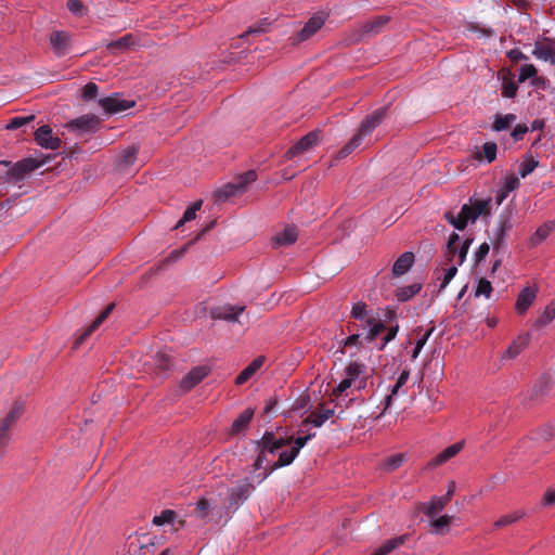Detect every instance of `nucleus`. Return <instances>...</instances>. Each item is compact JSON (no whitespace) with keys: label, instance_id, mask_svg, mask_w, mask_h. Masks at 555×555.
Wrapping results in <instances>:
<instances>
[{"label":"nucleus","instance_id":"22","mask_svg":"<svg viewBox=\"0 0 555 555\" xmlns=\"http://www.w3.org/2000/svg\"><path fill=\"white\" fill-rule=\"evenodd\" d=\"M552 389L550 376H542L533 386L530 392V400H540L547 396Z\"/></svg>","mask_w":555,"mask_h":555},{"label":"nucleus","instance_id":"13","mask_svg":"<svg viewBox=\"0 0 555 555\" xmlns=\"http://www.w3.org/2000/svg\"><path fill=\"white\" fill-rule=\"evenodd\" d=\"M70 37L66 31L54 30L50 35V43L57 57L64 56L69 49Z\"/></svg>","mask_w":555,"mask_h":555},{"label":"nucleus","instance_id":"50","mask_svg":"<svg viewBox=\"0 0 555 555\" xmlns=\"http://www.w3.org/2000/svg\"><path fill=\"white\" fill-rule=\"evenodd\" d=\"M367 323L372 324V327L370 328L365 339L371 343L385 330V325L382 322H374V319H369Z\"/></svg>","mask_w":555,"mask_h":555},{"label":"nucleus","instance_id":"62","mask_svg":"<svg viewBox=\"0 0 555 555\" xmlns=\"http://www.w3.org/2000/svg\"><path fill=\"white\" fill-rule=\"evenodd\" d=\"M315 436L314 433L312 434H309L305 437H297V438H293V437H288L287 439H291V443L294 442V446L292 447L293 450H296V453L298 454L299 451L306 446V443L312 439L313 437Z\"/></svg>","mask_w":555,"mask_h":555},{"label":"nucleus","instance_id":"56","mask_svg":"<svg viewBox=\"0 0 555 555\" xmlns=\"http://www.w3.org/2000/svg\"><path fill=\"white\" fill-rule=\"evenodd\" d=\"M11 429H7L0 426V459L3 457L5 448L9 446L11 440Z\"/></svg>","mask_w":555,"mask_h":555},{"label":"nucleus","instance_id":"2","mask_svg":"<svg viewBox=\"0 0 555 555\" xmlns=\"http://www.w3.org/2000/svg\"><path fill=\"white\" fill-rule=\"evenodd\" d=\"M51 156H47L40 160L27 157L15 163L8 170V180L10 182H20L24 180L30 172L46 165L50 160Z\"/></svg>","mask_w":555,"mask_h":555},{"label":"nucleus","instance_id":"64","mask_svg":"<svg viewBox=\"0 0 555 555\" xmlns=\"http://www.w3.org/2000/svg\"><path fill=\"white\" fill-rule=\"evenodd\" d=\"M366 315V304L358 302L353 305L351 310V317L356 320H363Z\"/></svg>","mask_w":555,"mask_h":555},{"label":"nucleus","instance_id":"31","mask_svg":"<svg viewBox=\"0 0 555 555\" xmlns=\"http://www.w3.org/2000/svg\"><path fill=\"white\" fill-rule=\"evenodd\" d=\"M298 454L296 453V450H286L280 453L279 460L271 466L270 470L264 474L263 478H267L269 474H271L273 470L287 466L293 463V461L296 459Z\"/></svg>","mask_w":555,"mask_h":555},{"label":"nucleus","instance_id":"30","mask_svg":"<svg viewBox=\"0 0 555 555\" xmlns=\"http://www.w3.org/2000/svg\"><path fill=\"white\" fill-rule=\"evenodd\" d=\"M422 289L421 283H414L396 289L395 296L399 302H405Z\"/></svg>","mask_w":555,"mask_h":555},{"label":"nucleus","instance_id":"20","mask_svg":"<svg viewBox=\"0 0 555 555\" xmlns=\"http://www.w3.org/2000/svg\"><path fill=\"white\" fill-rule=\"evenodd\" d=\"M264 357L260 356L254 359L235 378L236 385H243L249 380L253 375L262 366Z\"/></svg>","mask_w":555,"mask_h":555},{"label":"nucleus","instance_id":"63","mask_svg":"<svg viewBox=\"0 0 555 555\" xmlns=\"http://www.w3.org/2000/svg\"><path fill=\"white\" fill-rule=\"evenodd\" d=\"M456 272H457L456 264H453L450 268L444 270L443 279H442L441 284L439 286V292H441L442 289H444L448 286V284L455 276Z\"/></svg>","mask_w":555,"mask_h":555},{"label":"nucleus","instance_id":"49","mask_svg":"<svg viewBox=\"0 0 555 555\" xmlns=\"http://www.w3.org/2000/svg\"><path fill=\"white\" fill-rule=\"evenodd\" d=\"M34 119H35V115L23 116V117L22 116L14 117L7 125V129H9V130L18 129V128L29 124Z\"/></svg>","mask_w":555,"mask_h":555},{"label":"nucleus","instance_id":"61","mask_svg":"<svg viewBox=\"0 0 555 555\" xmlns=\"http://www.w3.org/2000/svg\"><path fill=\"white\" fill-rule=\"evenodd\" d=\"M519 185H520L519 178L514 175H509V176L505 177L503 190L505 193H509V192H513L516 189H518Z\"/></svg>","mask_w":555,"mask_h":555},{"label":"nucleus","instance_id":"42","mask_svg":"<svg viewBox=\"0 0 555 555\" xmlns=\"http://www.w3.org/2000/svg\"><path fill=\"white\" fill-rule=\"evenodd\" d=\"M472 208V217L473 221H475L479 216H485L490 214L491 205L490 201L481 199L476 201L473 205H470Z\"/></svg>","mask_w":555,"mask_h":555},{"label":"nucleus","instance_id":"39","mask_svg":"<svg viewBox=\"0 0 555 555\" xmlns=\"http://www.w3.org/2000/svg\"><path fill=\"white\" fill-rule=\"evenodd\" d=\"M203 201L198 199L192 204L183 214V217L177 222L175 229H179L185 222L192 221L196 218V212L202 208Z\"/></svg>","mask_w":555,"mask_h":555},{"label":"nucleus","instance_id":"24","mask_svg":"<svg viewBox=\"0 0 555 555\" xmlns=\"http://www.w3.org/2000/svg\"><path fill=\"white\" fill-rule=\"evenodd\" d=\"M464 447V441L453 443L440 452L430 463L431 466H437L446 463L450 459L454 457Z\"/></svg>","mask_w":555,"mask_h":555},{"label":"nucleus","instance_id":"6","mask_svg":"<svg viewBox=\"0 0 555 555\" xmlns=\"http://www.w3.org/2000/svg\"><path fill=\"white\" fill-rule=\"evenodd\" d=\"M454 490H455V483L450 482L447 493L442 496H434L430 500V502L423 504L422 511L425 513L426 516L435 517L451 501Z\"/></svg>","mask_w":555,"mask_h":555},{"label":"nucleus","instance_id":"3","mask_svg":"<svg viewBox=\"0 0 555 555\" xmlns=\"http://www.w3.org/2000/svg\"><path fill=\"white\" fill-rule=\"evenodd\" d=\"M289 443L291 439H276L272 431H266L261 439L257 441V444L260 448V452L254 463L255 470H258L266 461V452L274 453L279 449Z\"/></svg>","mask_w":555,"mask_h":555},{"label":"nucleus","instance_id":"29","mask_svg":"<svg viewBox=\"0 0 555 555\" xmlns=\"http://www.w3.org/2000/svg\"><path fill=\"white\" fill-rule=\"evenodd\" d=\"M243 192L244 191L242 190L241 184H238L235 180V181L230 182V183L223 185L222 188H220L216 192V199L218 202H224V201L229 199L230 197L236 196Z\"/></svg>","mask_w":555,"mask_h":555},{"label":"nucleus","instance_id":"43","mask_svg":"<svg viewBox=\"0 0 555 555\" xmlns=\"http://www.w3.org/2000/svg\"><path fill=\"white\" fill-rule=\"evenodd\" d=\"M270 26H271V23L269 22V20L262 18V20L258 21L257 23H255L254 25L249 26L248 29L244 34H242L241 37L244 38L248 35H260V34L267 33V31H269Z\"/></svg>","mask_w":555,"mask_h":555},{"label":"nucleus","instance_id":"26","mask_svg":"<svg viewBox=\"0 0 555 555\" xmlns=\"http://www.w3.org/2000/svg\"><path fill=\"white\" fill-rule=\"evenodd\" d=\"M23 410V403L18 401L14 402L8 414L0 421V426L12 430L17 420L22 416Z\"/></svg>","mask_w":555,"mask_h":555},{"label":"nucleus","instance_id":"35","mask_svg":"<svg viewBox=\"0 0 555 555\" xmlns=\"http://www.w3.org/2000/svg\"><path fill=\"white\" fill-rule=\"evenodd\" d=\"M138 149L134 145L126 147L118 157V165L121 168H127L137 159Z\"/></svg>","mask_w":555,"mask_h":555},{"label":"nucleus","instance_id":"47","mask_svg":"<svg viewBox=\"0 0 555 555\" xmlns=\"http://www.w3.org/2000/svg\"><path fill=\"white\" fill-rule=\"evenodd\" d=\"M540 439L546 442L550 447L555 446V427L553 425L544 426L539 431Z\"/></svg>","mask_w":555,"mask_h":555},{"label":"nucleus","instance_id":"51","mask_svg":"<svg viewBox=\"0 0 555 555\" xmlns=\"http://www.w3.org/2000/svg\"><path fill=\"white\" fill-rule=\"evenodd\" d=\"M537 76V68L532 64H524L519 68L518 81L525 82L529 78Z\"/></svg>","mask_w":555,"mask_h":555},{"label":"nucleus","instance_id":"60","mask_svg":"<svg viewBox=\"0 0 555 555\" xmlns=\"http://www.w3.org/2000/svg\"><path fill=\"white\" fill-rule=\"evenodd\" d=\"M99 91V87L94 82H88L82 89V99L85 101H90L96 98Z\"/></svg>","mask_w":555,"mask_h":555},{"label":"nucleus","instance_id":"4","mask_svg":"<svg viewBox=\"0 0 555 555\" xmlns=\"http://www.w3.org/2000/svg\"><path fill=\"white\" fill-rule=\"evenodd\" d=\"M101 120L93 114L82 115L66 124L65 128L75 132L77 135L82 137L98 131Z\"/></svg>","mask_w":555,"mask_h":555},{"label":"nucleus","instance_id":"34","mask_svg":"<svg viewBox=\"0 0 555 555\" xmlns=\"http://www.w3.org/2000/svg\"><path fill=\"white\" fill-rule=\"evenodd\" d=\"M406 540V535H400L386 541L379 548H377L372 555H387L395 548L402 545Z\"/></svg>","mask_w":555,"mask_h":555},{"label":"nucleus","instance_id":"27","mask_svg":"<svg viewBox=\"0 0 555 555\" xmlns=\"http://www.w3.org/2000/svg\"><path fill=\"white\" fill-rule=\"evenodd\" d=\"M254 416V410L248 408L244 410L233 422L231 427L232 435H238L244 431Z\"/></svg>","mask_w":555,"mask_h":555},{"label":"nucleus","instance_id":"46","mask_svg":"<svg viewBox=\"0 0 555 555\" xmlns=\"http://www.w3.org/2000/svg\"><path fill=\"white\" fill-rule=\"evenodd\" d=\"M365 370V366L363 363L353 361L349 363L345 370L346 376H348L350 379L354 380L357 379Z\"/></svg>","mask_w":555,"mask_h":555},{"label":"nucleus","instance_id":"19","mask_svg":"<svg viewBox=\"0 0 555 555\" xmlns=\"http://www.w3.org/2000/svg\"><path fill=\"white\" fill-rule=\"evenodd\" d=\"M415 260L414 254L412 251L403 253L393 263L391 273L395 278H399L405 274L410 268L413 266Z\"/></svg>","mask_w":555,"mask_h":555},{"label":"nucleus","instance_id":"44","mask_svg":"<svg viewBox=\"0 0 555 555\" xmlns=\"http://www.w3.org/2000/svg\"><path fill=\"white\" fill-rule=\"evenodd\" d=\"M539 162L532 155H526L522 163L519 165V176L521 178L528 177L537 167Z\"/></svg>","mask_w":555,"mask_h":555},{"label":"nucleus","instance_id":"28","mask_svg":"<svg viewBox=\"0 0 555 555\" xmlns=\"http://www.w3.org/2000/svg\"><path fill=\"white\" fill-rule=\"evenodd\" d=\"M529 340H530L529 334L518 336V338L509 345V347L507 348V350L505 351V353L503 354L502 358L503 359L516 358L525 349V347L529 344Z\"/></svg>","mask_w":555,"mask_h":555},{"label":"nucleus","instance_id":"23","mask_svg":"<svg viewBox=\"0 0 555 555\" xmlns=\"http://www.w3.org/2000/svg\"><path fill=\"white\" fill-rule=\"evenodd\" d=\"M555 229V221H547L541 224L535 232L531 235L529 240V244L531 246H538L543 241H545L548 235L554 231Z\"/></svg>","mask_w":555,"mask_h":555},{"label":"nucleus","instance_id":"40","mask_svg":"<svg viewBox=\"0 0 555 555\" xmlns=\"http://www.w3.org/2000/svg\"><path fill=\"white\" fill-rule=\"evenodd\" d=\"M555 319V300H552L535 321V326H545Z\"/></svg>","mask_w":555,"mask_h":555},{"label":"nucleus","instance_id":"10","mask_svg":"<svg viewBox=\"0 0 555 555\" xmlns=\"http://www.w3.org/2000/svg\"><path fill=\"white\" fill-rule=\"evenodd\" d=\"M512 229L509 216L501 215L496 228L493 230L491 243L494 250L505 247L507 232Z\"/></svg>","mask_w":555,"mask_h":555},{"label":"nucleus","instance_id":"11","mask_svg":"<svg viewBox=\"0 0 555 555\" xmlns=\"http://www.w3.org/2000/svg\"><path fill=\"white\" fill-rule=\"evenodd\" d=\"M318 140L319 133L317 131L309 132L285 153V157L287 159H292L296 155L305 153L306 151L314 146L318 143Z\"/></svg>","mask_w":555,"mask_h":555},{"label":"nucleus","instance_id":"17","mask_svg":"<svg viewBox=\"0 0 555 555\" xmlns=\"http://www.w3.org/2000/svg\"><path fill=\"white\" fill-rule=\"evenodd\" d=\"M115 305L109 304L92 322L90 326H88L85 332L77 338L75 341V347L81 345L95 330L100 327V325L109 317L112 311L114 310Z\"/></svg>","mask_w":555,"mask_h":555},{"label":"nucleus","instance_id":"53","mask_svg":"<svg viewBox=\"0 0 555 555\" xmlns=\"http://www.w3.org/2000/svg\"><path fill=\"white\" fill-rule=\"evenodd\" d=\"M518 86L511 79H504L502 82V95L512 99L516 95Z\"/></svg>","mask_w":555,"mask_h":555},{"label":"nucleus","instance_id":"52","mask_svg":"<svg viewBox=\"0 0 555 555\" xmlns=\"http://www.w3.org/2000/svg\"><path fill=\"white\" fill-rule=\"evenodd\" d=\"M491 293H492V285H491L490 281H488L485 278H481L478 281V285H477V288L475 291V296L478 297V296L483 295L487 298H490Z\"/></svg>","mask_w":555,"mask_h":555},{"label":"nucleus","instance_id":"36","mask_svg":"<svg viewBox=\"0 0 555 555\" xmlns=\"http://www.w3.org/2000/svg\"><path fill=\"white\" fill-rule=\"evenodd\" d=\"M526 515L525 511H515L511 514H506L502 517H500L494 524V528H503L505 526H509V525H513L515 522H517L518 520H520L521 518H524Z\"/></svg>","mask_w":555,"mask_h":555},{"label":"nucleus","instance_id":"38","mask_svg":"<svg viewBox=\"0 0 555 555\" xmlns=\"http://www.w3.org/2000/svg\"><path fill=\"white\" fill-rule=\"evenodd\" d=\"M515 120L516 115L514 114L496 115L492 125V129L495 131L506 130L514 124Z\"/></svg>","mask_w":555,"mask_h":555},{"label":"nucleus","instance_id":"58","mask_svg":"<svg viewBox=\"0 0 555 555\" xmlns=\"http://www.w3.org/2000/svg\"><path fill=\"white\" fill-rule=\"evenodd\" d=\"M452 518H453L452 516L443 515V516L439 517L438 519L434 520L433 527H434L435 533H442L443 529L451 524Z\"/></svg>","mask_w":555,"mask_h":555},{"label":"nucleus","instance_id":"37","mask_svg":"<svg viewBox=\"0 0 555 555\" xmlns=\"http://www.w3.org/2000/svg\"><path fill=\"white\" fill-rule=\"evenodd\" d=\"M172 363L171 356L166 350H158L154 357V364L160 372H166Z\"/></svg>","mask_w":555,"mask_h":555},{"label":"nucleus","instance_id":"25","mask_svg":"<svg viewBox=\"0 0 555 555\" xmlns=\"http://www.w3.org/2000/svg\"><path fill=\"white\" fill-rule=\"evenodd\" d=\"M153 546L154 542L147 539L146 535H143L142 538H130L128 543L129 553H131L132 555H138V553L141 552L145 554L146 552H150Z\"/></svg>","mask_w":555,"mask_h":555},{"label":"nucleus","instance_id":"32","mask_svg":"<svg viewBox=\"0 0 555 555\" xmlns=\"http://www.w3.org/2000/svg\"><path fill=\"white\" fill-rule=\"evenodd\" d=\"M409 377L410 371L403 370L393 385L391 392L385 398V408L383 413L391 405L393 396L397 395L399 389L406 384Z\"/></svg>","mask_w":555,"mask_h":555},{"label":"nucleus","instance_id":"59","mask_svg":"<svg viewBox=\"0 0 555 555\" xmlns=\"http://www.w3.org/2000/svg\"><path fill=\"white\" fill-rule=\"evenodd\" d=\"M130 43H132V36L131 35H125L124 37L119 38L118 40L112 41L107 48L109 50H121L127 48Z\"/></svg>","mask_w":555,"mask_h":555},{"label":"nucleus","instance_id":"45","mask_svg":"<svg viewBox=\"0 0 555 555\" xmlns=\"http://www.w3.org/2000/svg\"><path fill=\"white\" fill-rule=\"evenodd\" d=\"M188 249V245L180 248V249H175L172 250L164 260H162L158 264H157V270H160V269H165L166 267H168L169 264L178 261L180 258H182V256L184 255V253Z\"/></svg>","mask_w":555,"mask_h":555},{"label":"nucleus","instance_id":"18","mask_svg":"<svg viewBox=\"0 0 555 555\" xmlns=\"http://www.w3.org/2000/svg\"><path fill=\"white\" fill-rule=\"evenodd\" d=\"M537 294L538 289L535 287H525L517 296L516 311L519 314L525 313L534 301Z\"/></svg>","mask_w":555,"mask_h":555},{"label":"nucleus","instance_id":"54","mask_svg":"<svg viewBox=\"0 0 555 555\" xmlns=\"http://www.w3.org/2000/svg\"><path fill=\"white\" fill-rule=\"evenodd\" d=\"M496 144L494 142H486L483 145H482V153H483V157L486 158V160L488 163H491L495 159L496 157Z\"/></svg>","mask_w":555,"mask_h":555},{"label":"nucleus","instance_id":"16","mask_svg":"<svg viewBox=\"0 0 555 555\" xmlns=\"http://www.w3.org/2000/svg\"><path fill=\"white\" fill-rule=\"evenodd\" d=\"M334 413V409L328 408L325 403H321L317 406L315 411L311 412V414L304 420V424H312L315 427H321Z\"/></svg>","mask_w":555,"mask_h":555},{"label":"nucleus","instance_id":"12","mask_svg":"<svg viewBox=\"0 0 555 555\" xmlns=\"http://www.w3.org/2000/svg\"><path fill=\"white\" fill-rule=\"evenodd\" d=\"M245 310L244 306H221L211 310V318L215 320H224L228 322H236L238 315Z\"/></svg>","mask_w":555,"mask_h":555},{"label":"nucleus","instance_id":"21","mask_svg":"<svg viewBox=\"0 0 555 555\" xmlns=\"http://www.w3.org/2000/svg\"><path fill=\"white\" fill-rule=\"evenodd\" d=\"M298 231L296 227H286L281 233L273 237V246H288L297 241Z\"/></svg>","mask_w":555,"mask_h":555},{"label":"nucleus","instance_id":"41","mask_svg":"<svg viewBox=\"0 0 555 555\" xmlns=\"http://www.w3.org/2000/svg\"><path fill=\"white\" fill-rule=\"evenodd\" d=\"M388 21L389 18L387 16H377L366 22L363 26V30L367 34H377L388 23Z\"/></svg>","mask_w":555,"mask_h":555},{"label":"nucleus","instance_id":"5","mask_svg":"<svg viewBox=\"0 0 555 555\" xmlns=\"http://www.w3.org/2000/svg\"><path fill=\"white\" fill-rule=\"evenodd\" d=\"M255 486L251 477H244L238 479L235 485L229 490V505L230 507H238L244 501H246Z\"/></svg>","mask_w":555,"mask_h":555},{"label":"nucleus","instance_id":"15","mask_svg":"<svg viewBox=\"0 0 555 555\" xmlns=\"http://www.w3.org/2000/svg\"><path fill=\"white\" fill-rule=\"evenodd\" d=\"M209 373L207 366H196L192 369L181 380V388L184 391L191 390L198 383H201Z\"/></svg>","mask_w":555,"mask_h":555},{"label":"nucleus","instance_id":"1","mask_svg":"<svg viewBox=\"0 0 555 555\" xmlns=\"http://www.w3.org/2000/svg\"><path fill=\"white\" fill-rule=\"evenodd\" d=\"M387 109L388 108L386 106L378 107L365 116L358 128V132L344 147L339 150L337 153V158L343 159L351 154L357 147H359L362 144L363 139L370 135L385 119Z\"/></svg>","mask_w":555,"mask_h":555},{"label":"nucleus","instance_id":"57","mask_svg":"<svg viewBox=\"0 0 555 555\" xmlns=\"http://www.w3.org/2000/svg\"><path fill=\"white\" fill-rule=\"evenodd\" d=\"M403 463V455L402 454H396V455H392L390 457H388L385 463H384V467L387 469V470H396L397 468H399Z\"/></svg>","mask_w":555,"mask_h":555},{"label":"nucleus","instance_id":"14","mask_svg":"<svg viewBox=\"0 0 555 555\" xmlns=\"http://www.w3.org/2000/svg\"><path fill=\"white\" fill-rule=\"evenodd\" d=\"M444 219L455 229L460 231L464 230L467 227L468 221H473L470 205H463L457 216H454L452 211H447L444 214Z\"/></svg>","mask_w":555,"mask_h":555},{"label":"nucleus","instance_id":"8","mask_svg":"<svg viewBox=\"0 0 555 555\" xmlns=\"http://www.w3.org/2000/svg\"><path fill=\"white\" fill-rule=\"evenodd\" d=\"M35 141L38 145L48 150H59L61 147L62 141L59 137H54L52 129L48 125H43L39 127L35 131Z\"/></svg>","mask_w":555,"mask_h":555},{"label":"nucleus","instance_id":"48","mask_svg":"<svg viewBox=\"0 0 555 555\" xmlns=\"http://www.w3.org/2000/svg\"><path fill=\"white\" fill-rule=\"evenodd\" d=\"M176 517V512L172 509H164L159 515L153 518V524L156 526H163L170 524Z\"/></svg>","mask_w":555,"mask_h":555},{"label":"nucleus","instance_id":"9","mask_svg":"<svg viewBox=\"0 0 555 555\" xmlns=\"http://www.w3.org/2000/svg\"><path fill=\"white\" fill-rule=\"evenodd\" d=\"M325 18L321 15H314L304 25V27L296 34L293 39L294 43H300L310 39L315 35L324 25Z\"/></svg>","mask_w":555,"mask_h":555},{"label":"nucleus","instance_id":"7","mask_svg":"<svg viewBox=\"0 0 555 555\" xmlns=\"http://www.w3.org/2000/svg\"><path fill=\"white\" fill-rule=\"evenodd\" d=\"M99 104L108 114L121 113L134 106L133 101L124 100L117 93L100 99Z\"/></svg>","mask_w":555,"mask_h":555},{"label":"nucleus","instance_id":"33","mask_svg":"<svg viewBox=\"0 0 555 555\" xmlns=\"http://www.w3.org/2000/svg\"><path fill=\"white\" fill-rule=\"evenodd\" d=\"M533 55L539 60H543L550 62L552 65H555V48L552 46H535L533 50Z\"/></svg>","mask_w":555,"mask_h":555},{"label":"nucleus","instance_id":"55","mask_svg":"<svg viewBox=\"0 0 555 555\" xmlns=\"http://www.w3.org/2000/svg\"><path fill=\"white\" fill-rule=\"evenodd\" d=\"M256 179H257V173H256V171H255V170H248V171H246L245 173H243V175L238 176V177H237V179H236V182H237L238 184H241V188H242V190L244 191V190H245V188H246L249 183H251V182L256 181Z\"/></svg>","mask_w":555,"mask_h":555}]
</instances>
